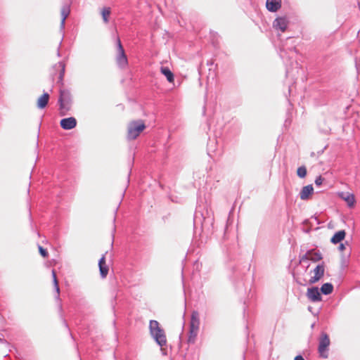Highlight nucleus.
Masks as SVG:
<instances>
[{
    "label": "nucleus",
    "instance_id": "obj_14",
    "mask_svg": "<svg viewBox=\"0 0 360 360\" xmlns=\"http://www.w3.org/2000/svg\"><path fill=\"white\" fill-rule=\"evenodd\" d=\"M98 266L101 276H102V278H105L108 274L109 268L106 264L105 255H103V257L100 259L98 262Z\"/></svg>",
    "mask_w": 360,
    "mask_h": 360
},
{
    "label": "nucleus",
    "instance_id": "obj_26",
    "mask_svg": "<svg viewBox=\"0 0 360 360\" xmlns=\"http://www.w3.org/2000/svg\"><path fill=\"white\" fill-rule=\"evenodd\" d=\"M338 249L340 251H343L345 250V246L343 243H341L339 247H338Z\"/></svg>",
    "mask_w": 360,
    "mask_h": 360
},
{
    "label": "nucleus",
    "instance_id": "obj_18",
    "mask_svg": "<svg viewBox=\"0 0 360 360\" xmlns=\"http://www.w3.org/2000/svg\"><path fill=\"white\" fill-rule=\"evenodd\" d=\"M160 72L162 74H163L168 80L169 82L172 83L174 82V75L172 72V71L167 67H161Z\"/></svg>",
    "mask_w": 360,
    "mask_h": 360
},
{
    "label": "nucleus",
    "instance_id": "obj_23",
    "mask_svg": "<svg viewBox=\"0 0 360 360\" xmlns=\"http://www.w3.org/2000/svg\"><path fill=\"white\" fill-rule=\"evenodd\" d=\"M38 249H39V252L40 255L44 258L48 257L49 253H48V252H47V250L46 249H44L43 247H41L40 245H39Z\"/></svg>",
    "mask_w": 360,
    "mask_h": 360
},
{
    "label": "nucleus",
    "instance_id": "obj_15",
    "mask_svg": "<svg viewBox=\"0 0 360 360\" xmlns=\"http://www.w3.org/2000/svg\"><path fill=\"white\" fill-rule=\"evenodd\" d=\"M49 101V94L48 93H44L41 96H39L37 101V106L39 109L44 108Z\"/></svg>",
    "mask_w": 360,
    "mask_h": 360
},
{
    "label": "nucleus",
    "instance_id": "obj_7",
    "mask_svg": "<svg viewBox=\"0 0 360 360\" xmlns=\"http://www.w3.org/2000/svg\"><path fill=\"white\" fill-rule=\"evenodd\" d=\"M288 21L285 18L283 17H279L275 19V20L273 22V27L276 30H279L282 32H284L288 27Z\"/></svg>",
    "mask_w": 360,
    "mask_h": 360
},
{
    "label": "nucleus",
    "instance_id": "obj_3",
    "mask_svg": "<svg viewBox=\"0 0 360 360\" xmlns=\"http://www.w3.org/2000/svg\"><path fill=\"white\" fill-rule=\"evenodd\" d=\"M200 319L199 314L197 311H193L191 315L190 322V330L188 342L189 343H194L199 330Z\"/></svg>",
    "mask_w": 360,
    "mask_h": 360
},
{
    "label": "nucleus",
    "instance_id": "obj_19",
    "mask_svg": "<svg viewBox=\"0 0 360 360\" xmlns=\"http://www.w3.org/2000/svg\"><path fill=\"white\" fill-rule=\"evenodd\" d=\"M101 14L103 22L105 23H108L109 22V17L111 14V8L110 7H103L101 11Z\"/></svg>",
    "mask_w": 360,
    "mask_h": 360
},
{
    "label": "nucleus",
    "instance_id": "obj_29",
    "mask_svg": "<svg viewBox=\"0 0 360 360\" xmlns=\"http://www.w3.org/2000/svg\"><path fill=\"white\" fill-rule=\"evenodd\" d=\"M1 341H2V339L0 338V342H1Z\"/></svg>",
    "mask_w": 360,
    "mask_h": 360
},
{
    "label": "nucleus",
    "instance_id": "obj_21",
    "mask_svg": "<svg viewBox=\"0 0 360 360\" xmlns=\"http://www.w3.org/2000/svg\"><path fill=\"white\" fill-rule=\"evenodd\" d=\"M333 286L331 283H324L321 288L322 293L325 295L330 294L333 292Z\"/></svg>",
    "mask_w": 360,
    "mask_h": 360
},
{
    "label": "nucleus",
    "instance_id": "obj_13",
    "mask_svg": "<svg viewBox=\"0 0 360 360\" xmlns=\"http://www.w3.org/2000/svg\"><path fill=\"white\" fill-rule=\"evenodd\" d=\"M281 6V0H266V7L271 12H276Z\"/></svg>",
    "mask_w": 360,
    "mask_h": 360
},
{
    "label": "nucleus",
    "instance_id": "obj_27",
    "mask_svg": "<svg viewBox=\"0 0 360 360\" xmlns=\"http://www.w3.org/2000/svg\"><path fill=\"white\" fill-rule=\"evenodd\" d=\"M295 360H304V359L302 356L298 355L295 357Z\"/></svg>",
    "mask_w": 360,
    "mask_h": 360
},
{
    "label": "nucleus",
    "instance_id": "obj_17",
    "mask_svg": "<svg viewBox=\"0 0 360 360\" xmlns=\"http://www.w3.org/2000/svg\"><path fill=\"white\" fill-rule=\"evenodd\" d=\"M341 198L347 203L349 207H353L355 203V198L353 194L349 193H342Z\"/></svg>",
    "mask_w": 360,
    "mask_h": 360
},
{
    "label": "nucleus",
    "instance_id": "obj_28",
    "mask_svg": "<svg viewBox=\"0 0 360 360\" xmlns=\"http://www.w3.org/2000/svg\"><path fill=\"white\" fill-rule=\"evenodd\" d=\"M63 72H62V73H60V79H62V78H63Z\"/></svg>",
    "mask_w": 360,
    "mask_h": 360
},
{
    "label": "nucleus",
    "instance_id": "obj_22",
    "mask_svg": "<svg viewBox=\"0 0 360 360\" xmlns=\"http://www.w3.org/2000/svg\"><path fill=\"white\" fill-rule=\"evenodd\" d=\"M297 174L300 178H304L307 175V169L304 166L298 167Z\"/></svg>",
    "mask_w": 360,
    "mask_h": 360
},
{
    "label": "nucleus",
    "instance_id": "obj_2",
    "mask_svg": "<svg viewBox=\"0 0 360 360\" xmlns=\"http://www.w3.org/2000/svg\"><path fill=\"white\" fill-rule=\"evenodd\" d=\"M150 330L153 337L159 345L163 346L167 342V338L163 329L160 326L157 321L152 320L150 321Z\"/></svg>",
    "mask_w": 360,
    "mask_h": 360
},
{
    "label": "nucleus",
    "instance_id": "obj_8",
    "mask_svg": "<svg viewBox=\"0 0 360 360\" xmlns=\"http://www.w3.org/2000/svg\"><path fill=\"white\" fill-rule=\"evenodd\" d=\"M60 124L63 129L70 130L76 127L77 120L75 117H70L61 120Z\"/></svg>",
    "mask_w": 360,
    "mask_h": 360
},
{
    "label": "nucleus",
    "instance_id": "obj_20",
    "mask_svg": "<svg viewBox=\"0 0 360 360\" xmlns=\"http://www.w3.org/2000/svg\"><path fill=\"white\" fill-rule=\"evenodd\" d=\"M60 13H61V17H62L60 24H61V27H63L65 25V19L68 18V16L70 14L69 7L64 6L63 8H62V9L60 11Z\"/></svg>",
    "mask_w": 360,
    "mask_h": 360
},
{
    "label": "nucleus",
    "instance_id": "obj_12",
    "mask_svg": "<svg viewBox=\"0 0 360 360\" xmlns=\"http://www.w3.org/2000/svg\"><path fill=\"white\" fill-rule=\"evenodd\" d=\"M314 193V188L312 185H307L302 188L300 193V198L302 200H307L310 198Z\"/></svg>",
    "mask_w": 360,
    "mask_h": 360
},
{
    "label": "nucleus",
    "instance_id": "obj_11",
    "mask_svg": "<svg viewBox=\"0 0 360 360\" xmlns=\"http://www.w3.org/2000/svg\"><path fill=\"white\" fill-rule=\"evenodd\" d=\"M322 259L321 254L314 250L308 251L302 257V259L311 260L314 262H318Z\"/></svg>",
    "mask_w": 360,
    "mask_h": 360
},
{
    "label": "nucleus",
    "instance_id": "obj_5",
    "mask_svg": "<svg viewBox=\"0 0 360 360\" xmlns=\"http://www.w3.org/2000/svg\"><path fill=\"white\" fill-rule=\"evenodd\" d=\"M330 345V340L329 336L323 333L321 335L319 340L318 352L319 356L323 359H327L328 357L329 346Z\"/></svg>",
    "mask_w": 360,
    "mask_h": 360
},
{
    "label": "nucleus",
    "instance_id": "obj_4",
    "mask_svg": "<svg viewBox=\"0 0 360 360\" xmlns=\"http://www.w3.org/2000/svg\"><path fill=\"white\" fill-rule=\"evenodd\" d=\"M58 103L60 104V115L64 116L71 108L70 95L68 91L62 89L60 91Z\"/></svg>",
    "mask_w": 360,
    "mask_h": 360
},
{
    "label": "nucleus",
    "instance_id": "obj_24",
    "mask_svg": "<svg viewBox=\"0 0 360 360\" xmlns=\"http://www.w3.org/2000/svg\"><path fill=\"white\" fill-rule=\"evenodd\" d=\"M52 274H53V282H54V284H55V286L56 288V291L58 293L59 292V286H58V280H57V277H56L55 271H52Z\"/></svg>",
    "mask_w": 360,
    "mask_h": 360
},
{
    "label": "nucleus",
    "instance_id": "obj_9",
    "mask_svg": "<svg viewBox=\"0 0 360 360\" xmlns=\"http://www.w3.org/2000/svg\"><path fill=\"white\" fill-rule=\"evenodd\" d=\"M324 271L323 265H318L314 270V276L311 277L309 283H314L319 281L323 276Z\"/></svg>",
    "mask_w": 360,
    "mask_h": 360
},
{
    "label": "nucleus",
    "instance_id": "obj_1",
    "mask_svg": "<svg viewBox=\"0 0 360 360\" xmlns=\"http://www.w3.org/2000/svg\"><path fill=\"white\" fill-rule=\"evenodd\" d=\"M146 129L145 122L142 120L130 121L127 124V138L136 139Z\"/></svg>",
    "mask_w": 360,
    "mask_h": 360
},
{
    "label": "nucleus",
    "instance_id": "obj_10",
    "mask_svg": "<svg viewBox=\"0 0 360 360\" xmlns=\"http://www.w3.org/2000/svg\"><path fill=\"white\" fill-rule=\"evenodd\" d=\"M307 295L312 302H319L321 300V295L318 288H311L307 290Z\"/></svg>",
    "mask_w": 360,
    "mask_h": 360
},
{
    "label": "nucleus",
    "instance_id": "obj_6",
    "mask_svg": "<svg viewBox=\"0 0 360 360\" xmlns=\"http://www.w3.org/2000/svg\"><path fill=\"white\" fill-rule=\"evenodd\" d=\"M117 56L116 60L119 66L121 68H126L128 65V60L124 49L122 45L121 41L119 37L117 39Z\"/></svg>",
    "mask_w": 360,
    "mask_h": 360
},
{
    "label": "nucleus",
    "instance_id": "obj_16",
    "mask_svg": "<svg viewBox=\"0 0 360 360\" xmlns=\"http://www.w3.org/2000/svg\"><path fill=\"white\" fill-rule=\"evenodd\" d=\"M346 232L344 230L339 231L336 232L334 236L331 238L330 242L333 244H337L342 240H343L345 238Z\"/></svg>",
    "mask_w": 360,
    "mask_h": 360
},
{
    "label": "nucleus",
    "instance_id": "obj_25",
    "mask_svg": "<svg viewBox=\"0 0 360 360\" xmlns=\"http://www.w3.org/2000/svg\"><path fill=\"white\" fill-rule=\"evenodd\" d=\"M323 181V179L321 177V176H318L315 180V184L317 186H321Z\"/></svg>",
    "mask_w": 360,
    "mask_h": 360
}]
</instances>
